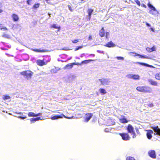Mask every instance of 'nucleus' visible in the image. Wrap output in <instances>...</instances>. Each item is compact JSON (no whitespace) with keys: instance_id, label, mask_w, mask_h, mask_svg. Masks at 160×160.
<instances>
[{"instance_id":"nucleus-53","label":"nucleus","mask_w":160,"mask_h":160,"mask_svg":"<svg viewBox=\"0 0 160 160\" xmlns=\"http://www.w3.org/2000/svg\"><path fill=\"white\" fill-rule=\"evenodd\" d=\"M63 115L64 117H65V118H68V119H71V117H65L64 115Z\"/></svg>"},{"instance_id":"nucleus-26","label":"nucleus","mask_w":160,"mask_h":160,"mask_svg":"<svg viewBox=\"0 0 160 160\" xmlns=\"http://www.w3.org/2000/svg\"><path fill=\"white\" fill-rule=\"evenodd\" d=\"M62 118V116L61 115H55L53 117H52L51 118L52 120H55L59 118Z\"/></svg>"},{"instance_id":"nucleus-40","label":"nucleus","mask_w":160,"mask_h":160,"mask_svg":"<svg viewBox=\"0 0 160 160\" xmlns=\"http://www.w3.org/2000/svg\"><path fill=\"white\" fill-rule=\"evenodd\" d=\"M3 11V10L2 8V6L1 4H0V13H2Z\"/></svg>"},{"instance_id":"nucleus-21","label":"nucleus","mask_w":160,"mask_h":160,"mask_svg":"<svg viewBox=\"0 0 160 160\" xmlns=\"http://www.w3.org/2000/svg\"><path fill=\"white\" fill-rule=\"evenodd\" d=\"M146 49L147 51L149 52H151L156 50L154 46H153L151 48L147 47L146 48Z\"/></svg>"},{"instance_id":"nucleus-2","label":"nucleus","mask_w":160,"mask_h":160,"mask_svg":"<svg viewBox=\"0 0 160 160\" xmlns=\"http://www.w3.org/2000/svg\"><path fill=\"white\" fill-rule=\"evenodd\" d=\"M20 75L25 77L28 80L32 78L33 73L31 70H28L21 72H20Z\"/></svg>"},{"instance_id":"nucleus-10","label":"nucleus","mask_w":160,"mask_h":160,"mask_svg":"<svg viewBox=\"0 0 160 160\" xmlns=\"http://www.w3.org/2000/svg\"><path fill=\"white\" fill-rule=\"evenodd\" d=\"M148 154L149 156L153 158H156L155 152L154 150H150L148 151Z\"/></svg>"},{"instance_id":"nucleus-33","label":"nucleus","mask_w":160,"mask_h":160,"mask_svg":"<svg viewBox=\"0 0 160 160\" xmlns=\"http://www.w3.org/2000/svg\"><path fill=\"white\" fill-rule=\"evenodd\" d=\"M126 160H135V159L132 157H128L126 158Z\"/></svg>"},{"instance_id":"nucleus-16","label":"nucleus","mask_w":160,"mask_h":160,"mask_svg":"<svg viewBox=\"0 0 160 160\" xmlns=\"http://www.w3.org/2000/svg\"><path fill=\"white\" fill-rule=\"evenodd\" d=\"M148 7L151 9L150 12L152 11H156L157 10L152 5L150 2H149L148 4Z\"/></svg>"},{"instance_id":"nucleus-31","label":"nucleus","mask_w":160,"mask_h":160,"mask_svg":"<svg viewBox=\"0 0 160 160\" xmlns=\"http://www.w3.org/2000/svg\"><path fill=\"white\" fill-rule=\"evenodd\" d=\"M51 28H53L55 29H58V31L60 29V26H57L55 24H53L51 26Z\"/></svg>"},{"instance_id":"nucleus-19","label":"nucleus","mask_w":160,"mask_h":160,"mask_svg":"<svg viewBox=\"0 0 160 160\" xmlns=\"http://www.w3.org/2000/svg\"><path fill=\"white\" fill-rule=\"evenodd\" d=\"M12 17L14 21H17L19 20V17L18 15L16 14H13Z\"/></svg>"},{"instance_id":"nucleus-9","label":"nucleus","mask_w":160,"mask_h":160,"mask_svg":"<svg viewBox=\"0 0 160 160\" xmlns=\"http://www.w3.org/2000/svg\"><path fill=\"white\" fill-rule=\"evenodd\" d=\"M92 114L91 113H88L85 114V120L86 122H88L92 116Z\"/></svg>"},{"instance_id":"nucleus-48","label":"nucleus","mask_w":160,"mask_h":160,"mask_svg":"<svg viewBox=\"0 0 160 160\" xmlns=\"http://www.w3.org/2000/svg\"><path fill=\"white\" fill-rule=\"evenodd\" d=\"M141 6H142V7H144V8H147V6H146L145 4H143V3H142V4H141Z\"/></svg>"},{"instance_id":"nucleus-17","label":"nucleus","mask_w":160,"mask_h":160,"mask_svg":"<svg viewBox=\"0 0 160 160\" xmlns=\"http://www.w3.org/2000/svg\"><path fill=\"white\" fill-rule=\"evenodd\" d=\"M105 35V30L104 28L102 27L99 32V35L101 37H103Z\"/></svg>"},{"instance_id":"nucleus-36","label":"nucleus","mask_w":160,"mask_h":160,"mask_svg":"<svg viewBox=\"0 0 160 160\" xmlns=\"http://www.w3.org/2000/svg\"><path fill=\"white\" fill-rule=\"evenodd\" d=\"M73 64H74V65H77V66H80L82 64V63H81H81H79V62H73L72 63Z\"/></svg>"},{"instance_id":"nucleus-38","label":"nucleus","mask_w":160,"mask_h":160,"mask_svg":"<svg viewBox=\"0 0 160 160\" xmlns=\"http://www.w3.org/2000/svg\"><path fill=\"white\" fill-rule=\"evenodd\" d=\"M137 4L139 6L141 5V3L138 0H136L135 1Z\"/></svg>"},{"instance_id":"nucleus-51","label":"nucleus","mask_w":160,"mask_h":160,"mask_svg":"<svg viewBox=\"0 0 160 160\" xmlns=\"http://www.w3.org/2000/svg\"><path fill=\"white\" fill-rule=\"evenodd\" d=\"M81 2H86V0H79Z\"/></svg>"},{"instance_id":"nucleus-11","label":"nucleus","mask_w":160,"mask_h":160,"mask_svg":"<svg viewBox=\"0 0 160 160\" xmlns=\"http://www.w3.org/2000/svg\"><path fill=\"white\" fill-rule=\"evenodd\" d=\"M130 53L131 54H133V55H132V56L133 57H136L137 56H139V57L142 58H148V56H146L145 55H140L139 54L137 53L136 52H130Z\"/></svg>"},{"instance_id":"nucleus-23","label":"nucleus","mask_w":160,"mask_h":160,"mask_svg":"<svg viewBox=\"0 0 160 160\" xmlns=\"http://www.w3.org/2000/svg\"><path fill=\"white\" fill-rule=\"evenodd\" d=\"M149 82L151 84L155 86H157L158 82L157 81L153 80L152 79H150L149 80Z\"/></svg>"},{"instance_id":"nucleus-18","label":"nucleus","mask_w":160,"mask_h":160,"mask_svg":"<svg viewBox=\"0 0 160 160\" xmlns=\"http://www.w3.org/2000/svg\"><path fill=\"white\" fill-rule=\"evenodd\" d=\"M41 115V113H38L37 114H35L34 113L32 112H29L28 114V115L29 117H36L40 116Z\"/></svg>"},{"instance_id":"nucleus-42","label":"nucleus","mask_w":160,"mask_h":160,"mask_svg":"<svg viewBox=\"0 0 160 160\" xmlns=\"http://www.w3.org/2000/svg\"><path fill=\"white\" fill-rule=\"evenodd\" d=\"M105 37L106 38H108V36L109 35V33L108 32H106L105 33Z\"/></svg>"},{"instance_id":"nucleus-6","label":"nucleus","mask_w":160,"mask_h":160,"mask_svg":"<svg viewBox=\"0 0 160 160\" xmlns=\"http://www.w3.org/2000/svg\"><path fill=\"white\" fill-rule=\"evenodd\" d=\"M127 77L129 79H133L134 80L139 79L140 77L138 75L128 74L127 75Z\"/></svg>"},{"instance_id":"nucleus-52","label":"nucleus","mask_w":160,"mask_h":160,"mask_svg":"<svg viewBox=\"0 0 160 160\" xmlns=\"http://www.w3.org/2000/svg\"><path fill=\"white\" fill-rule=\"evenodd\" d=\"M146 25L148 27H150L151 26V25L149 23H146Z\"/></svg>"},{"instance_id":"nucleus-47","label":"nucleus","mask_w":160,"mask_h":160,"mask_svg":"<svg viewBox=\"0 0 160 160\" xmlns=\"http://www.w3.org/2000/svg\"><path fill=\"white\" fill-rule=\"evenodd\" d=\"M34 118V119H35V121H38L40 119V117H37V118Z\"/></svg>"},{"instance_id":"nucleus-44","label":"nucleus","mask_w":160,"mask_h":160,"mask_svg":"<svg viewBox=\"0 0 160 160\" xmlns=\"http://www.w3.org/2000/svg\"><path fill=\"white\" fill-rule=\"evenodd\" d=\"M27 118L26 116L22 117V116H19L18 117V118H21L22 119H24Z\"/></svg>"},{"instance_id":"nucleus-1","label":"nucleus","mask_w":160,"mask_h":160,"mask_svg":"<svg viewBox=\"0 0 160 160\" xmlns=\"http://www.w3.org/2000/svg\"><path fill=\"white\" fill-rule=\"evenodd\" d=\"M136 90L138 92L145 93H151L152 92L150 87L146 86H138L136 88Z\"/></svg>"},{"instance_id":"nucleus-49","label":"nucleus","mask_w":160,"mask_h":160,"mask_svg":"<svg viewBox=\"0 0 160 160\" xmlns=\"http://www.w3.org/2000/svg\"><path fill=\"white\" fill-rule=\"evenodd\" d=\"M30 120L31 122L35 121L34 118H32L30 119Z\"/></svg>"},{"instance_id":"nucleus-13","label":"nucleus","mask_w":160,"mask_h":160,"mask_svg":"<svg viewBox=\"0 0 160 160\" xmlns=\"http://www.w3.org/2000/svg\"><path fill=\"white\" fill-rule=\"evenodd\" d=\"M115 124L114 120L112 119L109 118L107 121V124L108 126H111L114 125Z\"/></svg>"},{"instance_id":"nucleus-30","label":"nucleus","mask_w":160,"mask_h":160,"mask_svg":"<svg viewBox=\"0 0 160 160\" xmlns=\"http://www.w3.org/2000/svg\"><path fill=\"white\" fill-rule=\"evenodd\" d=\"M99 91L101 94H105L107 93V92L106 91V90L105 89L102 88H100L99 89Z\"/></svg>"},{"instance_id":"nucleus-55","label":"nucleus","mask_w":160,"mask_h":160,"mask_svg":"<svg viewBox=\"0 0 160 160\" xmlns=\"http://www.w3.org/2000/svg\"><path fill=\"white\" fill-rule=\"evenodd\" d=\"M105 131L106 132H109V131H108V130H107L106 129H105Z\"/></svg>"},{"instance_id":"nucleus-15","label":"nucleus","mask_w":160,"mask_h":160,"mask_svg":"<svg viewBox=\"0 0 160 160\" xmlns=\"http://www.w3.org/2000/svg\"><path fill=\"white\" fill-rule=\"evenodd\" d=\"M152 128L153 129L154 131L156 132V134H158L160 136V129L158 126L152 127Z\"/></svg>"},{"instance_id":"nucleus-41","label":"nucleus","mask_w":160,"mask_h":160,"mask_svg":"<svg viewBox=\"0 0 160 160\" xmlns=\"http://www.w3.org/2000/svg\"><path fill=\"white\" fill-rule=\"evenodd\" d=\"M39 4L38 3H37V4H35L34 5L33 7L34 8H38L39 7Z\"/></svg>"},{"instance_id":"nucleus-28","label":"nucleus","mask_w":160,"mask_h":160,"mask_svg":"<svg viewBox=\"0 0 160 160\" xmlns=\"http://www.w3.org/2000/svg\"><path fill=\"white\" fill-rule=\"evenodd\" d=\"M73 65H74V64H73L72 63H70L67 64L64 68H66L69 67L70 68H72Z\"/></svg>"},{"instance_id":"nucleus-7","label":"nucleus","mask_w":160,"mask_h":160,"mask_svg":"<svg viewBox=\"0 0 160 160\" xmlns=\"http://www.w3.org/2000/svg\"><path fill=\"white\" fill-rule=\"evenodd\" d=\"M93 11V10L91 9H89L88 10V14L86 16V18L87 21H89L91 18V15Z\"/></svg>"},{"instance_id":"nucleus-37","label":"nucleus","mask_w":160,"mask_h":160,"mask_svg":"<svg viewBox=\"0 0 160 160\" xmlns=\"http://www.w3.org/2000/svg\"><path fill=\"white\" fill-rule=\"evenodd\" d=\"M79 42V41L77 39H74L72 41V43H76Z\"/></svg>"},{"instance_id":"nucleus-39","label":"nucleus","mask_w":160,"mask_h":160,"mask_svg":"<svg viewBox=\"0 0 160 160\" xmlns=\"http://www.w3.org/2000/svg\"><path fill=\"white\" fill-rule=\"evenodd\" d=\"M0 29L1 30L3 31H6L7 30V28L5 27L1 28Z\"/></svg>"},{"instance_id":"nucleus-43","label":"nucleus","mask_w":160,"mask_h":160,"mask_svg":"<svg viewBox=\"0 0 160 160\" xmlns=\"http://www.w3.org/2000/svg\"><path fill=\"white\" fill-rule=\"evenodd\" d=\"M32 1V0H28L27 1V3L28 5H30L31 3V2Z\"/></svg>"},{"instance_id":"nucleus-14","label":"nucleus","mask_w":160,"mask_h":160,"mask_svg":"<svg viewBox=\"0 0 160 160\" xmlns=\"http://www.w3.org/2000/svg\"><path fill=\"white\" fill-rule=\"evenodd\" d=\"M115 46L116 45L112 41L108 42L106 44L104 45V46L108 48L113 47Z\"/></svg>"},{"instance_id":"nucleus-24","label":"nucleus","mask_w":160,"mask_h":160,"mask_svg":"<svg viewBox=\"0 0 160 160\" xmlns=\"http://www.w3.org/2000/svg\"><path fill=\"white\" fill-rule=\"evenodd\" d=\"M155 78L158 80H160V72L157 73L155 75Z\"/></svg>"},{"instance_id":"nucleus-32","label":"nucleus","mask_w":160,"mask_h":160,"mask_svg":"<svg viewBox=\"0 0 160 160\" xmlns=\"http://www.w3.org/2000/svg\"><path fill=\"white\" fill-rule=\"evenodd\" d=\"M10 98V97L9 95H5L3 97V99L4 100H6L7 99H9Z\"/></svg>"},{"instance_id":"nucleus-50","label":"nucleus","mask_w":160,"mask_h":160,"mask_svg":"<svg viewBox=\"0 0 160 160\" xmlns=\"http://www.w3.org/2000/svg\"><path fill=\"white\" fill-rule=\"evenodd\" d=\"M136 131L138 134H139V131L138 128L136 129Z\"/></svg>"},{"instance_id":"nucleus-34","label":"nucleus","mask_w":160,"mask_h":160,"mask_svg":"<svg viewBox=\"0 0 160 160\" xmlns=\"http://www.w3.org/2000/svg\"><path fill=\"white\" fill-rule=\"evenodd\" d=\"M116 58L119 60H124V58L122 57L117 56L116 57Z\"/></svg>"},{"instance_id":"nucleus-20","label":"nucleus","mask_w":160,"mask_h":160,"mask_svg":"<svg viewBox=\"0 0 160 160\" xmlns=\"http://www.w3.org/2000/svg\"><path fill=\"white\" fill-rule=\"evenodd\" d=\"M32 50L37 52H47L48 51L45 49H32Z\"/></svg>"},{"instance_id":"nucleus-5","label":"nucleus","mask_w":160,"mask_h":160,"mask_svg":"<svg viewBox=\"0 0 160 160\" xmlns=\"http://www.w3.org/2000/svg\"><path fill=\"white\" fill-rule=\"evenodd\" d=\"M119 135L121 137L122 139L124 141H128L130 139V136L127 133H120Z\"/></svg>"},{"instance_id":"nucleus-54","label":"nucleus","mask_w":160,"mask_h":160,"mask_svg":"<svg viewBox=\"0 0 160 160\" xmlns=\"http://www.w3.org/2000/svg\"><path fill=\"white\" fill-rule=\"evenodd\" d=\"M150 29L152 31H153H153H154V29H153V28H150Z\"/></svg>"},{"instance_id":"nucleus-45","label":"nucleus","mask_w":160,"mask_h":160,"mask_svg":"<svg viewBox=\"0 0 160 160\" xmlns=\"http://www.w3.org/2000/svg\"><path fill=\"white\" fill-rule=\"evenodd\" d=\"M68 7L70 11H73V9H72V8L71 7L70 5H68Z\"/></svg>"},{"instance_id":"nucleus-56","label":"nucleus","mask_w":160,"mask_h":160,"mask_svg":"<svg viewBox=\"0 0 160 160\" xmlns=\"http://www.w3.org/2000/svg\"><path fill=\"white\" fill-rule=\"evenodd\" d=\"M21 112H20V113H19V114H21Z\"/></svg>"},{"instance_id":"nucleus-29","label":"nucleus","mask_w":160,"mask_h":160,"mask_svg":"<svg viewBox=\"0 0 160 160\" xmlns=\"http://www.w3.org/2000/svg\"><path fill=\"white\" fill-rule=\"evenodd\" d=\"M137 63L139 64H140V65H144V66H147V67H152L151 65H149L148 64H147V63H143V62H137Z\"/></svg>"},{"instance_id":"nucleus-8","label":"nucleus","mask_w":160,"mask_h":160,"mask_svg":"<svg viewBox=\"0 0 160 160\" xmlns=\"http://www.w3.org/2000/svg\"><path fill=\"white\" fill-rule=\"evenodd\" d=\"M146 131H147L146 133L147 137L148 139H150L152 138V134L153 133V132L151 130H147Z\"/></svg>"},{"instance_id":"nucleus-27","label":"nucleus","mask_w":160,"mask_h":160,"mask_svg":"<svg viewBox=\"0 0 160 160\" xmlns=\"http://www.w3.org/2000/svg\"><path fill=\"white\" fill-rule=\"evenodd\" d=\"M144 106L146 108H152L154 106V105L152 103H146L144 104Z\"/></svg>"},{"instance_id":"nucleus-3","label":"nucleus","mask_w":160,"mask_h":160,"mask_svg":"<svg viewBox=\"0 0 160 160\" xmlns=\"http://www.w3.org/2000/svg\"><path fill=\"white\" fill-rule=\"evenodd\" d=\"M50 60V59H49L48 60L46 61L45 58H43L42 60L38 59L36 61V63L38 66H42L47 64Z\"/></svg>"},{"instance_id":"nucleus-35","label":"nucleus","mask_w":160,"mask_h":160,"mask_svg":"<svg viewBox=\"0 0 160 160\" xmlns=\"http://www.w3.org/2000/svg\"><path fill=\"white\" fill-rule=\"evenodd\" d=\"M82 46H78L75 49V51H76L78 49L82 48Z\"/></svg>"},{"instance_id":"nucleus-25","label":"nucleus","mask_w":160,"mask_h":160,"mask_svg":"<svg viewBox=\"0 0 160 160\" xmlns=\"http://www.w3.org/2000/svg\"><path fill=\"white\" fill-rule=\"evenodd\" d=\"M99 81L100 82L101 84L103 85L104 84H107L108 81L105 79H99Z\"/></svg>"},{"instance_id":"nucleus-12","label":"nucleus","mask_w":160,"mask_h":160,"mask_svg":"<svg viewBox=\"0 0 160 160\" xmlns=\"http://www.w3.org/2000/svg\"><path fill=\"white\" fill-rule=\"evenodd\" d=\"M119 121L122 123H125L128 122V120L124 116H121V118L119 119Z\"/></svg>"},{"instance_id":"nucleus-46","label":"nucleus","mask_w":160,"mask_h":160,"mask_svg":"<svg viewBox=\"0 0 160 160\" xmlns=\"http://www.w3.org/2000/svg\"><path fill=\"white\" fill-rule=\"evenodd\" d=\"M92 39V38L91 35H89L88 37V40H91Z\"/></svg>"},{"instance_id":"nucleus-22","label":"nucleus","mask_w":160,"mask_h":160,"mask_svg":"<svg viewBox=\"0 0 160 160\" xmlns=\"http://www.w3.org/2000/svg\"><path fill=\"white\" fill-rule=\"evenodd\" d=\"M94 60L93 59H88L85 60L81 62V63L82 64H87L89 63L90 62L94 61Z\"/></svg>"},{"instance_id":"nucleus-4","label":"nucleus","mask_w":160,"mask_h":160,"mask_svg":"<svg viewBox=\"0 0 160 160\" xmlns=\"http://www.w3.org/2000/svg\"><path fill=\"white\" fill-rule=\"evenodd\" d=\"M127 130L128 132L132 134V138H135L136 137V134L134 131V128L131 124H128L127 128Z\"/></svg>"}]
</instances>
